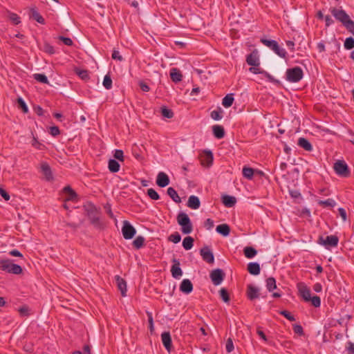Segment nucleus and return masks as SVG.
I'll use <instances>...</instances> for the list:
<instances>
[{"mask_svg": "<svg viewBox=\"0 0 354 354\" xmlns=\"http://www.w3.org/2000/svg\"><path fill=\"white\" fill-rule=\"evenodd\" d=\"M330 12L335 19L342 22L346 29L354 35V21L350 19L348 15L344 10L335 8H332Z\"/></svg>", "mask_w": 354, "mask_h": 354, "instance_id": "obj_1", "label": "nucleus"}, {"mask_svg": "<svg viewBox=\"0 0 354 354\" xmlns=\"http://www.w3.org/2000/svg\"><path fill=\"white\" fill-rule=\"evenodd\" d=\"M177 222L181 226V231L185 234H190L193 226L188 215L185 212H180L177 216Z\"/></svg>", "mask_w": 354, "mask_h": 354, "instance_id": "obj_2", "label": "nucleus"}, {"mask_svg": "<svg viewBox=\"0 0 354 354\" xmlns=\"http://www.w3.org/2000/svg\"><path fill=\"white\" fill-rule=\"evenodd\" d=\"M0 268L3 271L14 274H19L22 272L20 266L15 264L10 259H2L0 261Z\"/></svg>", "mask_w": 354, "mask_h": 354, "instance_id": "obj_3", "label": "nucleus"}, {"mask_svg": "<svg viewBox=\"0 0 354 354\" xmlns=\"http://www.w3.org/2000/svg\"><path fill=\"white\" fill-rule=\"evenodd\" d=\"M87 215L91 222V223L97 228L102 227V223L100 220V214L95 207L91 204H88L86 207Z\"/></svg>", "mask_w": 354, "mask_h": 354, "instance_id": "obj_4", "label": "nucleus"}, {"mask_svg": "<svg viewBox=\"0 0 354 354\" xmlns=\"http://www.w3.org/2000/svg\"><path fill=\"white\" fill-rule=\"evenodd\" d=\"M286 79L290 82H299L304 75L302 69L299 66H295L292 68H288L286 71Z\"/></svg>", "mask_w": 354, "mask_h": 354, "instance_id": "obj_5", "label": "nucleus"}, {"mask_svg": "<svg viewBox=\"0 0 354 354\" xmlns=\"http://www.w3.org/2000/svg\"><path fill=\"white\" fill-rule=\"evenodd\" d=\"M333 169L335 173L341 177L347 178L351 174L350 169L344 160H337L334 163Z\"/></svg>", "mask_w": 354, "mask_h": 354, "instance_id": "obj_6", "label": "nucleus"}, {"mask_svg": "<svg viewBox=\"0 0 354 354\" xmlns=\"http://www.w3.org/2000/svg\"><path fill=\"white\" fill-rule=\"evenodd\" d=\"M261 42L266 46L271 48L279 57L285 58L286 56V51L285 49L280 48L278 43L274 40H268L266 39H261Z\"/></svg>", "mask_w": 354, "mask_h": 354, "instance_id": "obj_7", "label": "nucleus"}, {"mask_svg": "<svg viewBox=\"0 0 354 354\" xmlns=\"http://www.w3.org/2000/svg\"><path fill=\"white\" fill-rule=\"evenodd\" d=\"M122 233L125 239H132L136 233V229L132 226L129 221H124L122 227Z\"/></svg>", "mask_w": 354, "mask_h": 354, "instance_id": "obj_8", "label": "nucleus"}, {"mask_svg": "<svg viewBox=\"0 0 354 354\" xmlns=\"http://www.w3.org/2000/svg\"><path fill=\"white\" fill-rule=\"evenodd\" d=\"M210 279L214 286L220 285L225 277V274L221 269H215L209 274Z\"/></svg>", "mask_w": 354, "mask_h": 354, "instance_id": "obj_9", "label": "nucleus"}, {"mask_svg": "<svg viewBox=\"0 0 354 354\" xmlns=\"http://www.w3.org/2000/svg\"><path fill=\"white\" fill-rule=\"evenodd\" d=\"M201 255L203 259L209 263H213L214 261V257L212 252L207 247L203 248L200 251Z\"/></svg>", "mask_w": 354, "mask_h": 354, "instance_id": "obj_10", "label": "nucleus"}, {"mask_svg": "<svg viewBox=\"0 0 354 354\" xmlns=\"http://www.w3.org/2000/svg\"><path fill=\"white\" fill-rule=\"evenodd\" d=\"M320 243L325 246L335 247L338 243V238L336 236H328L326 239L320 237Z\"/></svg>", "mask_w": 354, "mask_h": 354, "instance_id": "obj_11", "label": "nucleus"}, {"mask_svg": "<svg viewBox=\"0 0 354 354\" xmlns=\"http://www.w3.org/2000/svg\"><path fill=\"white\" fill-rule=\"evenodd\" d=\"M173 262L174 265L171 268V275L175 279H180L183 275V271L180 267V262L176 259L173 260Z\"/></svg>", "mask_w": 354, "mask_h": 354, "instance_id": "obj_12", "label": "nucleus"}, {"mask_svg": "<svg viewBox=\"0 0 354 354\" xmlns=\"http://www.w3.org/2000/svg\"><path fill=\"white\" fill-rule=\"evenodd\" d=\"M246 62L248 64L252 66H258L260 64L258 52L254 50L250 55L247 56Z\"/></svg>", "mask_w": 354, "mask_h": 354, "instance_id": "obj_13", "label": "nucleus"}, {"mask_svg": "<svg viewBox=\"0 0 354 354\" xmlns=\"http://www.w3.org/2000/svg\"><path fill=\"white\" fill-rule=\"evenodd\" d=\"M162 342L168 352H170L172 348L171 338L169 332H164L161 335Z\"/></svg>", "mask_w": 354, "mask_h": 354, "instance_id": "obj_14", "label": "nucleus"}, {"mask_svg": "<svg viewBox=\"0 0 354 354\" xmlns=\"http://www.w3.org/2000/svg\"><path fill=\"white\" fill-rule=\"evenodd\" d=\"M156 184L160 187H165L169 184V178L164 172L158 173L156 179Z\"/></svg>", "mask_w": 354, "mask_h": 354, "instance_id": "obj_15", "label": "nucleus"}, {"mask_svg": "<svg viewBox=\"0 0 354 354\" xmlns=\"http://www.w3.org/2000/svg\"><path fill=\"white\" fill-rule=\"evenodd\" d=\"M115 281L118 288L120 290L122 297L127 296V283L120 276H115Z\"/></svg>", "mask_w": 354, "mask_h": 354, "instance_id": "obj_16", "label": "nucleus"}, {"mask_svg": "<svg viewBox=\"0 0 354 354\" xmlns=\"http://www.w3.org/2000/svg\"><path fill=\"white\" fill-rule=\"evenodd\" d=\"M193 290V285L189 279H183L180 286V290L185 294L190 293Z\"/></svg>", "mask_w": 354, "mask_h": 354, "instance_id": "obj_17", "label": "nucleus"}, {"mask_svg": "<svg viewBox=\"0 0 354 354\" xmlns=\"http://www.w3.org/2000/svg\"><path fill=\"white\" fill-rule=\"evenodd\" d=\"M259 289L252 284L248 286L247 294L250 300L257 299L259 296Z\"/></svg>", "mask_w": 354, "mask_h": 354, "instance_id": "obj_18", "label": "nucleus"}, {"mask_svg": "<svg viewBox=\"0 0 354 354\" xmlns=\"http://www.w3.org/2000/svg\"><path fill=\"white\" fill-rule=\"evenodd\" d=\"M203 166L209 167L213 162V155L211 151L205 152L201 158Z\"/></svg>", "mask_w": 354, "mask_h": 354, "instance_id": "obj_19", "label": "nucleus"}, {"mask_svg": "<svg viewBox=\"0 0 354 354\" xmlns=\"http://www.w3.org/2000/svg\"><path fill=\"white\" fill-rule=\"evenodd\" d=\"M299 292L301 295V297H303V299L306 301H310V290L308 288H307L306 286H304V284H300L299 286Z\"/></svg>", "mask_w": 354, "mask_h": 354, "instance_id": "obj_20", "label": "nucleus"}, {"mask_svg": "<svg viewBox=\"0 0 354 354\" xmlns=\"http://www.w3.org/2000/svg\"><path fill=\"white\" fill-rule=\"evenodd\" d=\"M201 205L199 198L196 196H190L188 199L187 206L193 209L199 208Z\"/></svg>", "mask_w": 354, "mask_h": 354, "instance_id": "obj_21", "label": "nucleus"}, {"mask_svg": "<svg viewBox=\"0 0 354 354\" xmlns=\"http://www.w3.org/2000/svg\"><path fill=\"white\" fill-rule=\"evenodd\" d=\"M260 266L258 263L251 262L248 264V271L253 275H257L260 273Z\"/></svg>", "mask_w": 354, "mask_h": 354, "instance_id": "obj_22", "label": "nucleus"}, {"mask_svg": "<svg viewBox=\"0 0 354 354\" xmlns=\"http://www.w3.org/2000/svg\"><path fill=\"white\" fill-rule=\"evenodd\" d=\"M170 77L172 81L176 83L182 80L183 75L178 69L173 68L170 71Z\"/></svg>", "mask_w": 354, "mask_h": 354, "instance_id": "obj_23", "label": "nucleus"}, {"mask_svg": "<svg viewBox=\"0 0 354 354\" xmlns=\"http://www.w3.org/2000/svg\"><path fill=\"white\" fill-rule=\"evenodd\" d=\"M297 144L300 147L303 148L306 151H311L313 150L312 145L304 138H299Z\"/></svg>", "mask_w": 354, "mask_h": 354, "instance_id": "obj_24", "label": "nucleus"}, {"mask_svg": "<svg viewBox=\"0 0 354 354\" xmlns=\"http://www.w3.org/2000/svg\"><path fill=\"white\" fill-rule=\"evenodd\" d=\"M213 133L216 138L221 139L225 136V131L222 126L214 125L212 127Z\"/></svg>", "mask_w": 354, "mask_h": 354, "instance_id": "obj_25", "label": "nucleus"}, {"mask_svg": "<svg viewBox=\"0 0 354 354\" xmlns=\"http://www.w3.org/2000/svg\"><path fill=\"white\" fill-rule=\"evenodd\" d=\"M216 232L224 236H227L229 235L230 232V226L227 224H221L216 227Z\"/></svg>", "mask_w": 354, "mask_h": 354, "instance_id": "obj_26", "label": "nucleus"}, {"mask_svg": "<svg viewBox=\"0 0 354 354\" xmlns=\"http://www.w3.org/2000/svg\"><path fill=\"white\" fill-rule=\"evenodd\" d=\"M236 202V198L234 196L225 195L223 197V203L227 207H233Z\"/></svg>", "mask_w": 354, "mask_h": 354, "instance_id": "obj_27", "label": "nucleus"}, {"mask_svg": "<svg viewBox=\"0 0 354 354\" xmlns=\"http://www.w3.org/2000/svg\"><path fill=\"white\" fill-rule=\"evenodd\" d=\"M167 194L170 196V198L176 203H180L181 202V198L178 196L176 191L173 187H169L167 189Z\"/></svg>", "mask_w": 354, "mask_h": 354, "instance_id": "obj_28", "label": "nucleus"}, {"mask_svg": "<svg viewBox=\"0 0 354 354\" xmlns=\"http://www.w3.org/2000/svg\"><path fill=\"white\" fill-rule=\"evenodd\" d=\"M41 171L43 174L45 176V178L47 180H50L53 178L52 173L50 167L46 163L41 164Z\"/></svg>", "mask_w": 354, "mask_h": 354, "instance_id": "obj_29", "label": "nucleus"}, {"mask_svg": "<svg viewBox=\"0 0 354 354\" xmlns=\"http://www.w3.org/2000/svg\"><path fill=\"white\" fill-rule=\"evenodd\" d=\"M234 97L232 93L227 94L224 97L222 101V104L225 107H230L234 102Z\"/></svg>", "mask_w": 354, "mask_h": 354, "instance_id": "obj_30", "label": "nucleus"}, {"mask_svg": "<svg viewBox=\"0 0 354 354\" xmlns=\"http://www.w3.org/2000/svg\"><path fill=\"white\" fill-rule=\"evenodd\" d=\"M194 239L192 236H186L183 241V246L186 250L192 248L194 245Z\"/></svg>", "mask_w": 354, "mask_h": 354, "instance_id": "obj_31", "label": "nucleus"}, {"mask_svg": "<svg viewBox=\"0 0 354 354\" xmlns=\"http://www.w3.org/2000/svg\"><path fill=\"white\" fill-rule=\"evenodd\" d=\"M243 252L245 257L248 259L253 258L257 253V250L252 247H245Z\"/></svg>", "mask_w": 354, "mask_h": 354, "instance_id": "obj_32", "label": "nucleus"}, {"mask_svg": "<svg viewBox=\"0 0 354 354\" xmlns=\"http://www.w3.org/2000/svg\"><path fill=\"white\" fill-rule=\"evenodd\" d=\"M109 169L113 172L115 173L120 169V164L115 160L111 159L109 161Z\"/></svg>", "mask_w": 354, "mask_h": 354, "instance_id": "obj_33", "label": "nucleus"}, {"mask_svg": "<svg viewBox=\"0 0 354 354\" xmlns=\"http://www.w3.org/2000/svg\"><path fill=\"white\" fill-rule=\"evenodd\" d=\"M266 287L270 292L277 288L276 280L274 277H269L266 279Z\"/></svg>", "mask_w": 354, "mask_h": 354, "instance_id": "obj_34", "label": "nucleus"}, {"mask_svg": "<svg viewBox=\"0 0 354 354\" xmlns=\"http://www.w3.org/2000/svg\"><path fill=\"white\" fill-rule=\"evenodd\" d=\"M31 17L36 20L38 23L44 24V19L42 16L35 9H31Z\"/></svg>", "mask_w": 354, "mask_h": 354, "instance_id": "obj_35", "label": "nucleus"}, {"mask_svg": "<svg viewBox=\"0 0 354 354\" xmlns=\"http://www.w3.org/2000/svg\"><path fill=\"white\" fill-rule=\"evenodd\" d=\"M64 192L68 194L66 201H72L76 198L75 192L69 186H66L64 188Z\"/></svg>", "mask_w": 354, "mask_h": 354, "instance_id": "obj_36", "label": "nucleus"}, {"mask_svg": "<svg viewBox=\"0 0 354 354\" xmlns=\"http://www.w3.org/2000/svg\"><path fill=\"white\" fill-rule=\"evenodd\" d=\"M145 238L142 236H137L133 241V245L136 249H140L144 245Z\"/></svg>", "mask_w": 354, "mask_h": 354, "instance_id": "obj_37", "label": "nucleus"}, {"mask_svg": "<svg viewBox=\"0 0 354 354\" xmlns=\"http://www.w3.org/2000/svg\"><path fill=\"white\" fill-rule=\"evenodd\" d=\"M243 175L248 179H252L254 175V169L250 167H244L243 168Z\"/></svg>", "mask_w": 354, "mask_h": 354, "instance_id": "obj_38", "label": "nucleus"}, {"mask_svg": "<svg viewBox=\"0 0 354 354\" xmlns=\"http://www.w3.org/2000/svg\"><path fill=\"white\" fill-rule=\"evenodd\" d=\"M318 204L323 207H334L336 205L335 201L333 199L328 198L326 201H319Z\"/></svg>", "mask_w": 354, "mask_h": 354, "instance_id": "obj_39", "label": "nucleus"}, {"mask_svg": "<svg viewBox=\"0 0 354 354\" xmlns=\"http://www.w3.org/2000/svg\"><path fill=\"white\" fill-rule=\"evenodd\" d=\"M223 110L221 108H218L217 110H214L211 113V117L214 120H219L222 118Z\"/></svg>", "mask_w": 354, "mask_h": 354, "instance_id": "obj_40", "label": "nucleus"}, {"mask_svg": "<svg viewBox=\"0 0 354 354\" xmlns=\"http://www.w3.org/2000/svg\"><path fill=\"white\" fill-rule=\"evenodd\" d=\"M219 295L224 302L227 303L230 301V296L225 288H223L219 290Z\"/></svg>", "mask_w": 354, "mask_h": 354, "instance_id": "obj_41", "label": "nucleus"}, {"mask_svg": "<svg viewBox=\"0 0 354 354\" xmlns=\"http://www.w3.org/2000/svg\"><path fill=\"white\" fill-rule=\"evenodd\" d=\"M161 114L163 117L166 118H171L174 116L173 111L165 106L161 108Z\"/></svg>", "mask_w": 354, "mask_h": 354, "instance_id": "obj_42", "label": "nucleus"}, {"mask_svg": "<svg viewBox=\"0 0 354 354\" xmlns=\"http://www.w3.org/2000/svg\"><path fill=\"white\" fill-rule=\"evenodd\" d=\"M33 76H34V79L36 80L37 81L44 83V84H48V78L45 75L36 73Z\"/></svg>", "mask_w": 354, "mask_h": 354, "instance_id": "obj_43", "label": "nucleus"}, {"mask_svg": "<svg viewBox=\"0 0 354 354\" xmlns=\"http://www.w3.org/2000/svg\"><path fill=\"white\" fill-rule=\"evenodd\" d=\"M17 103L19 108L21 109L24 113H27L28 112V108L21 97H19L17 99Z\"/></svg>", "mask_w": 354, "mask_h": 354, "instance_id": "obj_44", "label": "nucleus"}, {"mask_svg": "<svg viewBox=\"0 0 354 354\" xmlns=\"http://www.w3.org/2000/svg\"><path fill=\"white\" fill-rule=\"evenodd\" d=\"M9 19L15 24L17 25L19 24L20 21V17L15 13L9 12L8 15Z\"/></svg>", "mask_w": 354, "mask_h": 354, "instance_id": "obj_45", "label": "nucleus"}, {"mask_svg": "<svg viewBox=\"0 0 354 354\" xmlns=\"http://www.w3.org/2000/svg\"><path fill=\"white\" fill-rule=\"evenodd\" d=\"M103 86L108 90L112 88V80L109 75L104 76Z\"/></svg>", "mask_w": 354, "mask_h": 354, "instance_id": "obj_46", "label": "nucleus"}, {"mask_svg": "<svg viewBox=\"0 0 354 354\" xmlns=\"http://www.w3.org/2000/svg\"><path fill=\"white\" fill-rule=\"evenodd\" d=\"M168 240L169 241H171L174 243H178L181 240V236L179 234L178 232H175L172 234H171L169 237H168Z\"/></svg>", "mask_w": 354, "mask_h": 354, "instance_id": "obj_47", "label": "nucleus"}, {"mask_svg": "<svg viewBox=\"0 0 354 354\" xmlns=\"http://www.w3.org/2000/svg\"><path fill=\"white\" fill-rule=\"evenodd\" d=\"M344 48L351 50L354 48V39L353 37L346 38L344 41Z\"/></svg>", "mask_w": 354, "mask_h": 354, "instance_id": "obj_48", "label": "nucleus"}, {"mask_svg": "<svg viewBox=\"0 0 354 354\" xmlns=\"http://www.w3.org/2000/svg\"><path fill=\"white\" fill-rule=\"evenodd\" d=\"M147 194L153 200H158L160 198L159 194L152 188L147 190Z\"/></svg>", "mask_w": 354, "mask_h": 354, "instance_id": "obj_49", "label": "nucleus"}, {"mask_svg": "<svg viewBox=\"0 0 354 354\" xmlns=\"http://www.w3.org/2000/svg\"><path fill=\"white\" fill-rule=\"evenodd\" d=\"M43 50L48 54H54L55 50L53 46L48 43H45L43 46Z\"/></svg>", "mask_w": 354, "mask_h": 354, "instance_id": "obj_50", "label": "nucleus"}, {"mask_svg": "<svg viewBox=\"0 0 354 354\" xmlns=\"http://www.w3.org/2000/svg\"><path fill=\"white\" fill-rule=\"evenodd\" d=\"M310 301L315 307H319L321 305L320 298L318 296L310 297Z\"/></svg>", "mask_w": 354, "mask_h": 354, "instance_id": "obj_51", "label": "nucleus"}, {"mask_svg": "<svg viewBox=\"0 0 354 354\" xmlns=\"http://www.w3.org/2000/svg\"><path fill=\"white\" fill-rule=\"evenodd\" d=\"M114 158L120 161H124V153L122 150L116 149L114 153Z\"/></svg>", "mask_w": 354, "mask_h": 354, "instance_id": "obj_52", "label": "nucleus"}, {"mask_svg": "<svg viewBox=\"0 0 354 354\" xmlns=\"http://www.w3.org/2000/svg\"><path fill=\"white\" fill-rule=\"evenodd\" d=\"M225 348L227 353H231L234 350V344L232 339L229 338L227 340Z\"/></svg>", "mask_w": 354, "mask_h": 354, "instance_id": "obj_53", "label": "nucleus"}, {"mask_svg": "<svg viewBox=\"0 0 354 354\" xmlns=\"http://www.w3.org/2000/svg\"><path fill=\"white\" fill-rule=\"evenodd\" d=\"M113 59H117L120 62L123 60V57L120 55V52L117 50H113L111 55Z\"/></svg>", "mask_w": 354, "mask_h": 354, "instance_id": "obj_54", "label": "nucleus"}, {"mask_svg": "<svg viewBox=\"0 0 354 354\" xmlns=\"http://www.w3.org/2000/svg\"><path fill=\"white\" fill-rule=\"evenodd\" d=\"M280 313L281 315H283L286 319L291 322L295 320V317L287 310H283Z\"/></svg>", "mask_w": 354, "mask_h": 354, "instance_id": "obj_55", "label": "nucleus"}, {"mask_svg": "<svg viewBox=\"0 0 354 354\" xmlns=\"http://www.w3.org/2000/svg\"><path fill=\"white\" fill-rule=\"evenodd\" d=\"M59 39L62 41L64 43V44H66L67 46H72L73 45L72 39L68 38V37H63V36H60V37H59Z\"/></svg>", "mask_w": 354, "mask_h": 354, "instance_id": "obj_56", "label": "nucleus"}, {"mask_svg": "<svg viewBox=\"0 0 354 354\" xmlns=\"http://www.w3.org/2000/svg\"><path fill=\"white\" fill-rule=\"evenodd\" d=\"M338 212H339V214L340 216L342 217L343 221H346L347 220V215H346V210L342 207H339L338 209Z\"/></svg>", "mask_w": 354, "mask_h": 354, "instance_id": "obj_57", "label": "nucleus"}, {"mask_svg": "<svg viewBox=\"0 0 354 354\" xmlns=\"http://www.w3.org/2000/svg\"><path fill=\"white\" fill-rule=\"evenodd\" d=\"M60 133L59 131V129L56 126H54V127H51L50 128V133L53 136H56L57 135H59Z\"/></svg>", "mask_w": 354, "mask_h": 354, "instance_id": "obj_58", "label": "nucleus"}, {"mask_svg": "<svg viewBox=\"0 0 354 354\" xmlns=\"http://www.w3.org/2000/svg\"><path fill=\"white\" fill-rule=\"evenodd\" d=\"M293 330L295 333L299 334L300 335L304 334L303 328L300 325H297V324L293 326Z\"/></svg>", "mask_w": 354, "mask_h": 354, "instance_id": "obj_59", "label": "nucleus"}, {"mask_svg": "<svg viewBox=\"0 0 354 354\" xmlns=\"http://www.w3.org/2000/svg\"><path fill=\"white\" fill-rule=\"evenodd\" d=\"M205 227L207 230L212 229L214 227V221L210 218H207L205 222Z\"/></svg>", "mask_w": 354, "mask_h": 354, "instance_id": "obj_60", "label": "nucleus"}, {"mask_svg": "<svg viewBox=\"0 0 354 354\" xmlns=\"http://www.w3.org/2000/svg\"><path fill=\"white\" fill-rule=\"evenodd\" d=\"M0 194L6 201L10 200V195L1 187H0Z\"/></svg>", "mask_w": 354, "mask_h": 354, "instance_id": "obj_61", "label": "nucleus"}, {"mask_svg": "<svg viewBox=\"0 0 354 354\" xmlns=\"http://www.w3.org/2000/svg\"><path fill=\"white\" fill-rule=\"evenodd\" d=\"M77 74L82 80H86L88 78V74L86 71H80Z\"/></svg>", "mask_w": 354, "mask_h": 354, "instance_id": "obj_62", "label": "nucleus"}, {"mask_svg": "<svg viewBox=\"0 0 354 354\" xmlns=\"http://www.w3.org/2000/svg\"><path fill=\"white\" fill-rule=\"evenodd\" d=\"M139 85L142 91L148 92L150 90L149 86L144 82H140Z\"/></svg>", "mask_w": 354, "mask_h": 354, "instance_id": "obj_63", "label": "nucleus"}, {"mask_svg": "<svg viewBox=\"0 0 354 354\" xmlns=\"http://www.w3.org/2000/svg\"><path fill=\"white\" fill-rule=\"evenodd\" d=\"M249 71L254 74H263V71H261L259 68L251 67Z\"/></svg>", "mask_w": 354, "mask_h": 354, "instance_id": "obj_64", "label": "nucleus"}]
</instances>
